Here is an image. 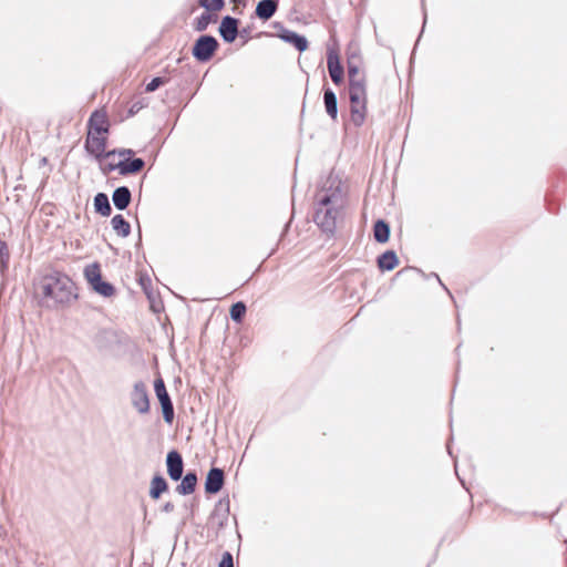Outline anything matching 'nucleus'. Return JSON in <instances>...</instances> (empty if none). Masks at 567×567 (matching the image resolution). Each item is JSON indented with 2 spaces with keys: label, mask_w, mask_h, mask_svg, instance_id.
Instances as JSON below:
<instances>
[{
  "label": "nucleus",
  "mask_w": 567,
  "mask_h": 567,
  "mask_svg": "<svg viewBox=\"0 0 567 567\" xmlns=\"http://www.w3.org/2000/svg\"><path fill=\"white\" fill-rule=\"evenodd\" d=\"M89 132L94 134H107L109 121L106 113L103 111H95L89 122Z\"/></svg>",
  "instance_id": "obj_9"
},
{
  "label": "nucleus",
  "mask_w": 567,
  "mask_h": 567,
  "mask_svg": "<svg viewBox=\"0 0 567 567\" xmlns=\"http://www.w3.org/2000/svg\"><path fill=\"white\" fill-rule=\"evenodd\" d=\"M167 489V483L162 476L153 477L151 482L150 496L154 499L159 498V496Z\"/></svg>",
  "instance_id": "obj_21"
},
{
  "label": "nucleus",
  "mask_w": 567,
  "mask_h": 567,
  "mask_svg": "<svg viewBox=\"0 0 567 567\" xmlns=\"http://www.w3.org/2000/svg\"><path fill=\"white\" fill-rule=\"evenodd\" d=\"M84 277L90 286L100 280L102 278L100 265L97 262L87 265L84 269Z\"/></svg>",
  "instance_id": "obj_26"
},
{
  "label": "nucleus",
  "mask_w": 567,
  "mask_h": 567,
  "mask_svg": "<svg viewBox=\"0 0 567 567\" xmlns=\"http://www.w3.org/2000/svg\"><path fill=\"white\" fill-rule=\"evenodd\" d=\"M349 95L351 100H365L367 101V90H365V80L364 81H354L349 82Z\"/></svg>",
  "instance_id": "obj_18"
},
{
  "label": "nucleus",
  "mask_w": 567,
  "mask_h": 567,
  "mask_svg": "<svg viewBox=\"0 0 567 567\" xmlns=\"http://www.w3.org/2000/svg\"><path fill=\"white\" fill-rule=\"evenodd\" d=\"M210 19H212V17L209 13L202 14L196 21L195 29L197 31H204L207 28V25L210 23Z\"/></svg>",
  "instance_id": "obj_31"
},
{
  "label": "nucleus",
  "mask_w": 567,
  "mask_h": 567,
  "mask_svg": "<svg viewBox=\"0 0 567 567\" xmlns=\"http://www.w3.org/2000/svg\"><path fill=\"white\" fill-rule=\"evenodd\" d=\"M279 37L284 41L295 45L300 52L306 51L308 48L307 39L305 37L297 34L296 32L285 30L279 34Z\"/></svg>",
  "instance_id": "obj_14"
},
{
  "label": "nucleus",
  "mask_w": 567,
  "mask_h": 567,
  "mask_svg": "<svg viewBox=\"0 0 567 567\" xmlns=\"http://www.w3.org/2000/svg\"><path fill=\"white\" fill-rule=\"evenodd\" d=\"M199 4L207 10L217 11L223 8V0H199Z\"/></svg>",
  "instance_id": "obj_30"
},
{
  "label": "nucleus",
  "mask_w": 567,
  "mask_h": 567,
  "mask_svg": "<svg viewBox=\"0 0 567 567\" xmlns=\"http://www.w3.org/2000/svg\"><path fill=\"white\" fill-rule=\"evenodd\" d=\"M112 199L116 208L125 209L131 202V193L127 187H118L114 190Z\"/></svg>",
  "instance_id": "obj_16"
},
{
  "label": "nucleus",
  "mask_w": 567,
  "mask_h": 567,
  "mask_svg": "<svg viewBox=\"0 0 567 567\" xmlns=\"http://www.w3.org/2000/svg\"><path fill=\"white\" fill-rule=\"evenodd\" d=\"M91 288L103 297H112L115 292L114 287L110 282L103 281L102 278L91 285Z\"/></svg>",
  "instance_id": "obj_27"
},
{
  "label": "nucleus",
  "mask_w": 567,
  "mask_h": 567,
  "mask_svg": "<svg viewBox=\"0 0 567 567\" xmlns=\"http://www.w3.org/2000/svg\"><path fill=\"white\" fill-rule=\"evenodd\" d=\"M218 43L215 38L209 35L200 37L194 48L193 54L198 61H208L216 51Z\"/></svg>",
  "instance_id": "obj_6"
},
{
  "label": "nucleus",
  "mask_w": 567,
  "mask_h": 567,
  "mask_svg": "<svg viewBox=\"0 0 567 567\" xmlns=\"http://www.w3.org/2000/svg\"><path fill=\"white\" fill-rule=\"evenodd\" d=\"M118 163V151H111L106 154H103V162L101 164V168L104 174H110L113 171H118L120 166H116Z\"/></svg>",
  "instance_id": "obj_17"
},
{
  "label": "nucleus",
  "mask_w": 567,
  "mask_h": 567,
  "mask_svg": "<svg viewBox=\"0 0 567 567\" xmlns=\"http://www.w3.org/2000/svg\"><path fill=\"white\" fill-rule=\"evenodd\" d=\"M164 82L161 78H155L153 79L147 85H146V91L147 92H153L155 91L159 85H162Z\"/></svg>",
  "instance_id": "obj_33"
},
{
  "label": "nucleus",
  "mask_w": 567,
  "mask_h": 567,
  "mask_svg": "<svg viewBox=\"0 0 567 567\" xmlns=\"http://www.w3.org/2000/svg\"><path fill=\"white\" fill-rule=\"evenodd\" d=\"M348 74H349V82L354 81H364L365 78L363 73L360 71L359 66L354 63L353 56H350L348 60Z\"/></svg>",
  "instance_id": "obj_28"
},
{
  "label": "nucleus",
  "mask_w": 567,
  "mask_h": 567,
  "mask_svg": "<svg viewBox=\"0 0 567 567\" xmlns=\"http://www.w3.org/2000/svg\"><path fill=\"white\" fill-rule=\"evenodd\" d=\"M167 472L172 480L177 481L183 474V460L176 451H171L166 458Z\"/></svg>",
  "instance_id": "obj_10"
},
{
  "label": "nucleus",
  "mask_w": 567,
  "mask_h": 567,
  "mask_svg": "<svg viewBox=\"0 0 567 567\" xmlns=\"http://www.w3.org/2000/svg\"><path fill=\"white\" fill-rule=\"evenodd\" d=\"M341 197L333 193L330 196H322L319 199V207L315 215V221L324 231H332L342 212Z\"/></svg>",
  "instance_id": "obj_2"
},
{
  "label": "nucleus",
  "mask_w": 567,
  "mask_h": 567,
  "mask_svg": "<svg viewBox=\"0 0 567 567\" xmlns=\"http://www.w3.org/2000/svg\"><path fill=\"white\" fill-rule=\"evenodd\" d=\"M38 292L49 306L69 303L76 298L74 282L59 272L43 277Z\"/></svg>",
  "instance_id": "obj_1"
},
{
  "label": "nucleus",
  "mask_w": 567,
  "mask_h": 567,
  "mask_svg": "<svg viewBox=\"0 0 567 567\" xmlns=\"http://www.w3.org/2000/svg\"><path fill=\"white\" fill-rule=\"evenodd\" d=\"M390 228L386 223L379 220L374 225V238L379 243H385L389 240Z\"/></svg>",
  "instance_id": "obj_25"
},
{
  "label": "nucleus",
  "mask_w": 567,
  "mask_h": 567,
  "mask_svg": "<svg viewBox=\"0 0 567 567\" xmlns=\"http://www.w3.org/2000/svg\"><path fill=\"white\" fill-rule=\"evenodd\" d=\"M94 207L97 213L103 216H109L111 213V206L109 198L105 194L99 193L94 198Z\"/></svg>",
  "instance_id": "obj_23"
},
{
  "label": "nucleus",
  "mask_w": 567,
  "mask_h": 567,
  "mask_svg": "<svg viewBox=\"0 0 567 567\" xmlns=\"http://www.w3.org/2000/svg\"><path fill=\"white\" fill-rule=\"evenodd\" d=\"M246 313V306L243 302H237L230 308V317L235 321H240Z\"/></svg>",
  "instance_id": "obj_29"
},
{
  "label": "nucleus",
  "mask_w": 567,
  "mask_h": 567,
  "mask_svg": "<svg viewBox=\"0 0 567 567\" xmlns=\"http://www.w3.org/2000/svg\"><path fill=\"white\" fill-rule=\"evenodd\" d=\"M7 259H8L7 246L3 241L0 240V270L6 268Z\"/></svg>",
  "instance_id": "obj_32"
},
{
  "label": "nucleus",
  "mask_w": 567,
  "mask_h": 567,
  "mask_svg": "<svg viewBox=\"0 0 567 567\" xmlns=\"http://www.w3.org/2000/svg\"><path fill=\"white\" fill-rule=\"evenodd\" d=\"M219 567H234L233 557L229 553L224 554Z\"/></svg>",
  "instance_id": "obj_34"
},
{
  "label": "nucleus",
  "mask_w": 567,
  "mask_h": 567,
  "mask_svg": "<svg viewBox=\"0 0 567 567\" xmlns=\"http://www.w3.org/2000/svg\"><path fill=\"white\" fill-rule=\"evenodd\" d=\"M106 135L107 134H94L93 132H87L85 148L96 158H101L105 152Z\"/></svg>",
  "instance_id": "obj_8"
},
{
  "label": "nucleus",
  "mask_w": 567,
  "mask_h": 567,
  "mask_svg": "<svg viewBox=\"0 0 567 567\" xmlns=\"http://www.w3.org/2000/svg\"><path fill=\"white\" fill-rule=\"evenodd\" d=\"M130 401L132 406L140 413L146 414L150 412V399L145 383L138 381L133 385L130 392Z\"/></svg>",
  "instance_id": "obj_3"
},
{
  "label": "nucleus",
  "mask_w": 567,
  "mask_h": 567,
  "mask_svg": "<svg viewBox=\"0 0 567 567\" xmlns=\"http://www.w3.org/2000/svg\"><path fill=\"white\" fill-rule=\"evenodd\" d=\"M237 20L225 17L219 27V33L226 42H233L237 37Z\"/></svg>",
  "instance_id": "obj_12"
},
{
  "label": "nucleus",
  "mask_w": 567,
  "mask_h": 567,
  "mask_svg": "<svg viewBox=\"0 0 567 567\" xmlns=\"http://www.w3.org/2000/svg\"><path fill=\"white\" fill-rule=\"evenodd\" d=\"M351 121L354 125L360 126L363 124L367 115V101L365 100H351Z\"/></svg>",
  "instance_id": "obj_13"
},
{
  "label": "nucleus",
  "mask_w": 567,
  "mask_h": 567,
  "mask_svg": "<svg viewBox=\"0 0 567 567\" xmlns=\"http://www.w3.org/2000/svg\"><path fill=\"white\" fill-rule=\"evenodd\" d=\"M277 10V1L262 0L256 7V14L262 20L270 19Z\"/></svg>",
  "instance_id": "obj_15"
},
{
  "label": "nucleus",
  "mask_w": 567,
  "mask_h": 567,
  "mask_svg": "<svg viewBox=\"0 0 567 567\" xmlns=\"http://www.w3.org/2000/svg\"><path fill=\"white\" fill-rule=\"evenodd\" d=\"M134 152L130 148H123L118 151V173L121 175L135 174L144 167V161L141 158L131 159Z\"/></svg>",
  "instance_id": "obj_4"
},
{
  "label": "nucleus",
  "mask_w": 567,
  "mask_h": 567,
  "mask_svg": "<svg viewBox=\"0 0 567 567\" xmlns=\"http://www.w3.org/2000/svg\"><path fill=\"white\" fill-rule=\"evenodd\" d=\"M399 260L393 251H386L379 257L378 264L382 270H392L396 267Z\"/></svg>",
  "instance_id": "obj_20"
},
{
  "label": "nucleus",
  "mask_w": 567,
  "mask_h": 567,
  "mask_svg": "<svg viewBox=\"0 0 567 567\" xmlns=\"http://www.w3.org/2000/svg\"><path fill=\"white\" fill-rule=\"evenodd\" d=\"M163 511L166 512V513H171L174 511V505L172 503H166L164 506H163Z\"/></svg>",
  "instance_id": "obj_35"
},
{
  "label": "nucleus",
  "mask_w": 567,
  "mask_h": 567,
  "mask_svg": "<svg viewBox=\"0 0 567 567\" xmlns=\"http://www.w3.org/2000/svg\"><path fill=\"white\" fill-rule=\"evenodd\" d=\"M327 64L331 80L336 84H340L343 80V68L340 63L339 49L336 44L328 45Z\"/></svg>",
  "instance_id": "obj_5"
},
{
  "label": "nucleus",
  "mask_w": 567,
  "mask_h": 567,
  "mask_svg": "<svg viewBox=\"0 0 567 567\" xmlns=\"http://www.w3.org/2000/svg\"><path fill=\"white\" fill-rule=\"evenodd\" d=\"M112 227L113 229L121 235L122 237H126L130 234L131 227L130 224L123 218L122 215H115L112 218Z\"/></svg>",
  "instance_id": "obj_24"
},
{
  "label": "nucleus",
  "mask_w": 567,
  "mask_h": 567,
  "mask_svg": "<svg viewBox=\"0 0 567 567\" xmlns=\"http://www.w3.org/2000/svg\"><path fill=\"white\" fill-rule=\"evenodd\" d=\"M197 483V476L194 473H187L182 483L178 485L177 491L182 495H187L194 492Z\"/></svg>",
  "instance_id": "obj_19"
},
{
  "label": "nucleus",
  "mask_w": 567,
  "mask_h": 567,
  "mask_svg": "<svg viewBox=\"0 0 567 567\" xmlns=\"http://www.w3.org/2000/svg\"><path fill=\"white\" fill-rule=\"evenodd\" d=\"M224 484V473L219 468H212L206 477L205 489L207 493L215 494L219 492Z\"/></svg>",
  "instance_id": "obj_11"
},
{
  "label": "nucleus",
  "mask_w": 567,
  "mask_h": 567,
  "mask_svg": "<svg viewBox=\"0 0 567 567\" xmlns=\"http://www.w3.org/2000/svg\"><path fill=\"white\" fill-rule=\"evenodd\" d=\"M154 390H155L156 396L161 403L164 420L167 423H172V421L174 419V409H173V404L171 402L169 395L166 391L164 381L162 379L155 380Z\"/></svg>",
  "instance_id": "obj_7"
},
{
  "label": "nucleus",
  "mask_w": 567,
  "mask_h": 567,
  "mask_svg": "<svg viewBox=\"0 0 567 567\" xmlns=\"http://www.w3.org/2000/svg\"><path fill=\"white\" fill-rule=\"evenodd\" d=\"M324 106L327 113L333 118H337L338 115V106H337V97L336 94L331 90H326L324 92Z\"/></svg>",
  "instance_id": "obj_22"
}]
</instances>
